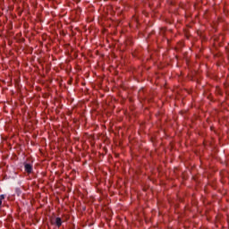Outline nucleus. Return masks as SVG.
I'll return each mask as SVG.
<instances>
[{
  "label": "nucleus",
  "mask_w": 229,
  "mask_h": 229,
  "mask_svg": "<svg viewBox=\"0 0 229 229\" xmlns=\"http://www.w3.org/2000/svg\"><path fill=\"white\" fill-rule=\"evenodd\" d=\"M24 167H25L26 173L30 174L31 173V171H33V166H31V165L30 164H25Z\"/></svg>",
  "instance_id": "obj_1"
},
{
  "label": "nucleus",
  "mask_w": 229,
  "mask_h": 229,
  "mask_svg": "<svg viewBox=\"0 0 229 229\" xmlns=\"http://www.w3.org/2000/svg\"><path fill=\"white\" fill-rule=\"evenodd\" d=\"M62 223H63L62 218H60V217L55 218V225H57L58 228H60V226H62Z\"/></svg>",
  "instance_id": "obj_2"
}]
</instances>
